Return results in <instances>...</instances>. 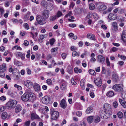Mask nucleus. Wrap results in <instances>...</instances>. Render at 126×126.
<instances>
[{"label":"nucleus","instance_id":"nucleus-28","mask_svg":"<svg viewBox=\"0 0 126 126\" xmlns=\"http://www.w3.org/2000/svg\"><path fill=\"white\" fill-rule=\"evenodd\" d=\"M33 87L35 90L36 91H38L40 90V86L37 83L35 84L33 86Z\"/></svg>","mask_w":126,"mask_h":126},{"label":"nucleus","instance_id":"nucleus-20","mask_svg":"<svg viewBox=\"0 0 126 126\" xmlns=\"http://www.w3.org/2000/svg\"><path fill=\"white\" fill-rule=\"evenodd\" d=\"M114 93L113 91H110L107 92L106 94V95L109 97H112L114 95Z\"/></svg>","mask_w":126,"mask_h":126},{"label":"nucleus","instance_id":"nucleus-50","mask_svg":"<svg viewBox=\"0 0 126 126\" xmlns=\"http://www.w3.org/2000/svg\"><path fill=\"white\" fill-rule=\"evenodd\" d=\"M55 41V39H54L53 38L50 40V44L51 46L52 45Z\"/></svg>","mask_w":126,"mask_h":126},{"label":"nucleus","instance_id":"nucleus-59","mask_svg":"<svg viewBox=\"0 0 126 126\" xmlns=\"http://www.w3.org/2000/svg\"><path fill=\"white\" fill-rule=\"evenodd\" d=\"M47 35H40V38L41 40H43L47 36Z\"/></svg>","mask_w":126,"mask_h":126},{"label":"nucleus","instance_id":"nucleus-25","mask_svg":"<svg viewBox=\"0 0 126 126\" xmlns=\"http://www.w3.org/2000/svg\"><path fill=\"white\" fill-rule=\"evenodd\" d=\"M57 47L52 48L51 50L52 54L53 55H56L57 54Z\"/></svg>","mask_w":126,"mask_h":126},{"label":"nucleus","instance_id":"nucleus-15","mask_svg":"<svg viewBox=\"0 0 126 126\" xmlns=\"http://www.w3.org/2000/svg\"><path fill=\"white\" fill-rule=\"evenodd\" d=\"M61 88L62 90H64L66 88V82L63 80H62L61 82Z\"/></svg>","mask_w":126,"mask_h":126},{"label":"nucleus","instance_id":"nucleus-55","mask_svg":"<svg viewBox=\"0 0 126 126\" xmlns=\"http://www.w3.org/2000/svg\"><path fill=\"white\" fill-rule=\"evenodd\" d=\"M23 44L25 46H27L28 45L29 43L27 40H25L24 41Z\"/></svg>","mask_w":126,"mask_h":126},{"label":"nucleus","instance_id":"nucleus-2","mask_svg":"<svg viewBox=\"0 0 126 126\" xmlns=\"http://www.w3.org/2000/svg\"><path fill=\"white\" fill-rule=\"evenodd\" d=\"M36 21L38 22L39 24L43 25L45 24L46 22V20L41 15H39L36 16Z\"/></svg>","mask_w":126,"mask_h":126},{"label":"nucleus","instance_id":"nucleus-24","mask_svg":"<svg viewBox=\"0 0 126 126\" xmlns=\"http://www.w3.org/2000/svg\"><path fill=\"white\" fill-rule=\"evenodd\" d=\"M112 78L113 80L115 82L119 80L118 76L116 73H115L113 75Z\"/></svg>","mask_w":126,"mask_h":126},{"label":"nucleus","instance_id":"nucleus-45","mask_svg":"<svg viewBox=\"0 0 126 126\" xmlns=\"http://www.w3.org/2000/svg\"><path fill=\"white\" fill-rule=\"evenodd\" d=\"M117 115L118 117L120 118H122L123 116V114L121 112H118Z\"/></svg>","mask_w":126,"mask_h":126},{"label":"nucleus","instance_id":"nucleus-9","mask_svg":"<svg viewBox=\"0 0 126 126\" xmlns=\"http://www.w3.org/2000/svg\"><path fill=\"white\" fill-rule=\"evenodd\" d=\"M23 84L25 86L29 89L32 88L33 86L32 82L29 80L25 81L23 83Z\"/></svg>","mask_w":126,"mask_h":126},{"label":"nucleus","instance_id":"nucleus-11","mask_svg":"<svg viewBox=\"0 0 126 126\" xmlns=\"http://www.w3.org/2000/svg\"><path fill=\"white\" fill-rule=\"evenodd\" d=\"M49 12L48 10H46L44 11L42 13V16L46 19L48 18Z\"/></svg>","mask_w":126,"mask_h":126},{"label":"nucleus","instance_id":"nucleus-57","mask_svg":"<svg viewBox=\"0 0 126 126\" xmlns=\"http://www.w3.org/2000/svg\"><path fill=\"white\" fill-rule=\"evenodd\" d=\"M62 15V13L60 11L58 12L57 13V15L58 17H59L60 16Z\"/></svg>","mask_w":126,"mask_h":126},{"label":"nucleus","instance_id":"nucleus-63","mask_svg":"<svg viewBox=\"0 0 126 126\" xmlns=\"http://www.w3.org/2000/svg\"><path fill=\"white\" fill-rule=\"evenodd\" d=\"M76 115L79 116L80 117L81 116L82 113L80 111H77L76 112Z\"/></svg>","mask_w":126,"mask_h":126},{"label":"nucleus","instance_id":"nucleus-36","mask_svg":"<svg viewBox=\"0 0 126 126\" xmlns=\"http://www.w3.org/2000/svg\"><path fill=\"white\" fill-rule=\"evenodd\" d=\"M67 72L70 74H72V68L71 66H68L67 68Z\"/></svg>","mask_w":126,"mask_h":126},{"label":"nucleus","instance_id":"nucleus-47","mask_svg":"<svg viewBox=\"0 0 126 126\" xmlns=\"http://www.w3.org/2000/svg\"><path fill=\"white\" fill-rule=\"evenodd\" d=\"M40 105V103L37 102L35 103L33 105L34 108H37Z\"/></svg>","mask_w":126,"mask_h":126},{"label":"nucleus","instance_id":"nucleus-33","mask_svg":"<svg viewBox=\"0 0 126 126\" xmlns=\"http://www.w3.org/2000/svg\"><path fill=\"white\" fill-rule=\"evenodd\" d=\"M15 49L17 50H22V48L21 47L19 46L16 45L14 46L12 48V50H14Z\"/></svg>","mask_w":126,"mask_h":126},{"label":"nucleus","instance_id":"nucleus-19","mask_svg":"<svg viewBox=\"0 0 126 126\" xmlns=\"http://www.w3.org/2000/svg\"><path fill=\"white\" fill-rule=\"evenodd\" d=\"M95 84L97 86H100L101 85V81L100 78H96L94 80Z\"/></svg>","mask_w":126,"mask_h":126},{"label":"nucleus","instance_id":"nucleus-14","mask_svg":"<svg viewBox=\"0 0 126 126\" xmlns=\"http://www.w3.org/2000/svg\"><path fill=\"white\" fill-rule=\"evenodd\" d=\"M60 105L61 107L63 109H64L66 107L67 104L66 101L64 99H63L61 101Z\"/></svg>","mask_w":126,"mask_h":126},{"label":"nucleus","instance_id":"nucleus-31","mask_svg":"<svg viewBox=\"0 0 126 126\" xmlns=\"http://www.w3.org/2000/svg\"><path fill=\"white\" fill-rule=\"evenodd\" d=\"M112 27L114 28L115 31H116L117 30V24L116 22H114L112 23Z\"/></svg>","mask_w":126,"mask_h":126},{"label":"nucleus","instance_id":"nucleus-17","mask_svg":"<svg viewBox=\"0 0 126 126\" xmlns=\"http://www.w3.org/2000/svg\"><path fill=\"white\" fill-rule=\"evenodd\" d=\"M31 117L32 120H34V119H41L40 118L38 115L35 113H33L32 114Z\"/></svg>","mask_w":126,"mask_h":126},{"label":"nucleus","instance_id":"nucleus-8","mask_svg":"<svg viewBox=\"0 0 126 126\" xmlns=\"http://www.w3.org/2000/svg\"><path fill=\"white\" fill-rule=\"evenodd\" d=\"M29 94V101H33L36 99V97L35 94L31 91H28Z\"/></svg>","mask_w":126,"mask_h":126},{"label":"nucleus","instance_id":"nucleus-37","mask_svg":"<svg viewBox=\"0 0 126 126\" xmlns=\"http://www.w3.org/2000/svg\"><path fill=\"white\" fill-rule=\"evenodd\" d=\"M2 71H5L6 70V64L5 63L3 64L2 65H1Z\"/></svg>","mask_w":126,"mask_h":126},{"label":"nucleus","instance_id":"nucleus-41","mask_svg":"<svg viewBox=\"0 0 126 126\" xmlns=\"http://www.w3.org/2000/svg\"><path fill=\"white\" fill-rule=\"evenodd\" d=\"M46 83L49 85H51L52 84V81L51 80L49 79L46 80Z\"/></svg>","mask_w":126,"mask_h":126},{"label":"nucleus","instance_id":"nucleus-4","mask_svg":"<svg viewBox=\"0 0 126 126\" xmlns=\"http://www.w3.org/2000/svg\"><path fill=\"white\" fill-rule=\"evenodd\" d=\"M50 111V114L51 115L52 118L54 120L57 119L59 116V112L57 111H55L53 109H51Z\"/></svg>","mask_w":126,"mask_h":126},{"label":"nucleus","instance_id":"nucleus-62","mask_svg":"<svg viewBox=\"0 0 126 126\" xmlns=\"http://www.w3.org/2000/svg\"><path fill=\"white\" fill-rule=\"evenodd\" d=\"M124 62L122 61H120L118 62V64L120 66L123 65L124 64Z\"/></svg>","mask_w":126,"mask_h":126},{"label":"nucleus","instance_id":"nucleus-21","mask_svg":"<svg viewBox=\"0 0 126 126\" xmlns=\"http://www.w3.org/2000/svg\"><path fill=\"white\" fill-rule=\"evenodd\" d=\"M104 110L111 111V108L110 105L108 103H106L104 106Z\"/></svg>","mask_w":126,"mask_h":126},{"label":"nucleus","instance_id":"nucleus-12","mask_svg":"<svg viewBox=\"0 0 126 126\" xmlns=\"http://www.w3.org/2000/svg\"><path fill=\"white\" fill-rule=\"evenodd\" d=\"M117 18L116 15L112 13H110L108 16L109 19L111 20H114L116 19Z\"/></svg>","mask_w":126,"mask_h":126},{"label":"nucleus","instance_id":"nucleus-23","mask_svg":"<svg viewBox=\"0 0 126 126\" xmlns=\"http://www.w3.org/2000/svg\"><path fill=\"white\" fill-rule=\"evenodd\" d=\"M22 110V107L20 105H17L15 109V112L17 113L20 111Z\"/></svg>","mask_w":126,"mask_h":126},{"label":"nucleus","instance_id":"nucleus-38","mask_svg":"<svg viewBox=\"0 0 126 126\" xmlns=\"http://www.w3.org/2000/svg\"><path fill=\"white\" fill-rule=\"evenodd\" d=\"M121 36L122 38V40H123V38H126V31L124 30L123 31Z\"/></svg>","mask_w":126,"mask_h":126},{"label":"nucleus","instance_id":"nucleus-39","mask_svg":"<svg viewBox=\"0 0 126 126\" xmlns=\"http://www.w3.org/2000/svg\"><path fill=\"white\" fill-rule=\"evenodd\" d=\"M95 6V5L93 4H91L89 5V8L90 10H92L94 9Z\"/></svg>","mask_w":126,"mask_h":126},{"label":"nucleus","instance_id":"nucleus-18","mask_svg":"<svg viewBox=\"0 0 126 126\" xmlns=\"http://www.w3.org/2000/svg\"><path fill=\"white\" fill-rule=\"evenodd\" d=\"M16 54L17 56L20 57L22 60H23L25 59V54H22L20 52H17L16 53Z\"/></svg>","mask_w":126,"mask_h":126},{"label":"nucleus","instance_id":"nucleus-51","mask_svg":"<svg viewBox=\"0 0 126 126\" xmlns=\"http://www.w3.org/2000/svg\"><path fill=\"white\" fill-rule=\"evenodd\" d=\"M56 18V15L50 17V20L52 21L55 20Z\"/></svg>","mask_w":126,"mask_h":126},{"label":"nucleus","instance_id":"nucleus-46","mask_svg":"<svg viewBox=\"0 0 126 126\" xmlns=\"http://www.w3.org/2000/svg\"><path fill=\"white\" fill-rule=\"evenodd\" d=\"M106 62L107 66H110V63L108 57L106 58Z\"/></svg>","mask_w":126,"mask_h":126},{"label":"nucleus","instance_id":"nucleus-1","mask_svg":"<svg viewBox=\"0 0 126 126\" xmlns=\"http://www.w3.org/2000/svg\"><path fill=\"white\" fill-rule=\"evenodd\" d=\"M112 114L111 111H103L100 115L101 118L104 119H106L109 117Z\"/></svg>","mask_w":126,"mask_h":126},{"label":"nucleus","instance_id":"nucleus-30","mask_svg":"<svg viewBox=\"0 0 126 126\" xmlns=\"http://www.w3.org/2000/svg\"><path fill=\"white\" fill-rule=\"evenodd\" d=\"M40 4L41 6L46 7L47 6V3L45 0H42L41 1Z\"/></svg>","mask_w":126,"mask_h":126},{"label":"nucleus","instance_id":"nucleus-54","mask_svg":"<svg viewBox=\"0 0 126 126\" xmlns=\"http://www.w3.org/2000/svg\"><path fill=\"white\" fill-rule=\"evenodd\" d=\"M11 20L13 23H16L19 22L18 20L17 19L13 18Z\"/></svg>","mask_w":126,"mask_h":126},{"label":"nucleus","instance_id":"nucleus-61","mask_svg":"<svg viewBox=\"0 0 126 126\" xmlns=\"http://www.w3.org/2000/svg\"><path fill=\"white\" fill-rule=\"evenodd\" d=\"M113 106L115 108L117 107L118 106V103L116 102H114L113 104Z\"/></svg>","mask_w":126,"mask_h":126},{"label":"nucleus","instance_id":"nucleus-60","mask_svg":"<svg viewBox=\"0 0 126 126\" xmlns=\"http://www.w3.org/2000/svg\"><path fill=\"white\" fill-rule=\"evenodd\" d=\"M10 4L9 2V1H6L4 4L5 6L6 7H7L9 6Z\"/></svg>","mask_w":126,"mask_h":126},{"label":"nucleus","instance_id":"nucleus-52","mask_svg":"<svg viewBox=\"0 0 126 126\" xmlns=\"http://www.w3.org/2000/svg\"><path fill=\"white\" fill-rule=\"evenodd\" d=\"M23 26L27 30H28L29 29V26L27 23L24 24Z\"/></svg>","mask_w":126,"mask_h":126},{"label":"nucleus","instance_id":"nucleus-49","mask_svg":"<svg viewBox=\"0 0 126 126\" xmlns=\"http://www.w3.org/2000/svg\"><path fill=\"white\" fill-rule=\"evenodd\" d=\"M6 108L5 107L2 106L0 108V114L3 112L5 110Z\"/></svg>","mask_w":126,"mask_h":126},{"label":"nucleus","instance_id":"nucleus-22","mask_svg":"<svg viewBox=\"0 0 126 126\" xmlns=\"http://www.w3.org/2000/svg\"><path fill=\"white\" fill-rule=\"evenodd\" d=\"M107 8L106 6L104 5H99L98 7V10L99 11H102Z\"/></svg>","mask_w":126,"mask_h":126},{"label":"nucleus","instance_id":"nucleus-10","mask_svg":"<svg viewBox=\"0 0 126 126\" xmlns=\"http://www.w3.org/2000/svg\"><path fill=\"white\" fill-rule=\"evenodd\" d=\"M50 98L48 96H46L42 98V101L43 103L47 104L49 103Z\"/></svg>","mask_w":126,"mask_h":126},{"label":"nucleus","instance_id":"nucleus-3","mask_svg":"<svg viewBox=\"0 0 126 126\" xmlns=\"http://www.w3.org/2000/svg\"><path fill=\"white\" fill-rule=\"evenodd\" d=\"M122 97L123 100L120 99L119 100V102L124 108H126V93L122 94Z\"/></svg>","mask_w":126,"mask_h":126},{"label":"nucleus","instance_id":"nucleus-5","mask_svg":"<svg viewBox=\"0 0 126 126\" xmlns=\"http://www.w3.org/2000/svg\"><path fill=\"white\" fill-rule=\"evenodd\" d=\"M22 100L24 102H27L29 101V94L28 92L25 93L21 97Z\"/></svg>","mask_w":126,"mask_h":126},{"label":"nucleus","instance_id":"nucleus-26","mask_svg":"<svg viewBox=\"0 0 126 126\" xmlns=\"http://www.w3.org/2000/svg\"><path fill=\"white\" fill-rule=\"evenodd\" d=\"M94 119V121L95 123H97L99 122L100 120V118L98 116H96L93 118Z\"/></svg>","mask_w":126,"mask_h":126},{"label":"nucleus","instance_id":"nucleus-27","mask_svg":"<svg viewBox=\"0 0 126 126\" xmlns=\"http://www.w3.org/2000/svg\"><path fill=\"white\" fill-rule=\"evenodd\" d=\"M85 81L84 79H82L80 81V85L82 89H84L85 88Z\"/></svg>","mask_w":126,"mask_h":126},{"label":"nucleus","instance_id":"nucleus-64","mask_svg":"<svg viewBox=\"0 0 126 126\" xmlns=\"http://www.w3.org/2000/svg\"><path fill=\"white\" fill-rule=\"evenodd\" d=\"M69 26L71 28H74L76 27V25L75 24H69Z\"/></svg>","mask_w":126,"mask_h":126},{"label":"nucleus","instance_id":"nucleus-32","mask_svg":"<svg viewBox=\"0 0 126 126\" xmlns=\"http://www.w3.org/2000/svg\"><path fill=\"white\" fill-rule=\"evenodd\" d=\"M93 118V116H90L88 117L87 121L89 123H91L92 122Z\"/></svg>","mask_w":126,"mask_h":126},{"label":"nucleus","instance_id":"nucleus-42","mask_svg":"<svg viewBox=\"0 0 126 126\" xmlns=\"http://www.w3.org/2000/svg\"><path fill=\"white\" fill-rule=\"evenodd\" d=\"M93 18L96 20L98 18V16L96 13H94L92 14Z\"/></svg>","mask_w":126,"mask_h":126},{"label":"nucleus","instance_id":"nucleus-58","mask_svg":"<svg viewBox=\"0 0 126 126\" xmlns=\"http://www.w3.org/2000/svg\"><path fill=\"white\" fill-rule=\"evenodd\" d=\"M30 51L29 50L28 51L26 55V57L28 58H29L30 57Z\"/></svg>","mask_w":126,"mask_h":126},{"label":"nucleus","instance_id":"nucleus-35","mask_svg":"<svg viewBox=\"0 0 126 126\" xmlns=\"http://www.w3.org/2000/svg\"><path fill=\"white\" fill-rule=\"evenodd\" d=\"M8 115L6 112H3L2 114L1 117L3 119H5L7 117Z\"/></svg>","mask_w":126,"mask_h":126},{"label":"nucleus","instance_id":"nucleus-29","mask_svg":"<svg viewBox=\"0 0 126 126\" xmlns=\"http://www.w3.org/2000/svg\"><path fill=\"white\" fill-rule=\"evenodd\" d=\"M93 111V108L91 106L88 107L86 109V113H89Z\"/></svg>","mask_w":126,"mask_h":126},{"label":"nucleus","instance_id":"nucleus-7","mask_svg":"<svg viewBox=\"0 0 126 126\" xmlns=\"http://www.w3.org/2000/svg\"><path fill=\"white\" fill-rule=\"evenodd\" d=\"M17 103V101L15 100H13L9 101L7 103L8 107L11 108H14Z\"/></svg>","mask_w":126,"mask_h":126},{"label":"nucleus","instance_id":"nucleus-56","mask_svg":"<svg viewBox=\"0 0 126 126\" xmlns=\"http://www.w3.org/2000/svg\"><path fill=\"white\" fill-rule=\"evenodd\" d=\"M90 96L92 98H93L94 97L95 95L93 92L92 91H90Z\"/></svg>","mask_w":126,"mask_h":126},{"label":"nucleus","instance_id":"nucleus-44","mask_svg":"<svg viewBox=\"0 0 126 126\" xmlns=\"http://www.w3.org/2000/svg\"><path fill=\"white\" fill-rule=\"evenodd\" d=\"M72 56H73L74 57L76 56H79V54L76 51H74L72 53Z\"/></svg>","mask_w":126,"mask_h":126},{"label":"nucleus","instance_id":"nucleus-40","mask_svg":"<svg viewBox=\"0 0 126 126\" xmlns=\"http://www.w3.org/2000/svg\"><path fill=\"white\" fill-rule=\"evenodd\" d=\"M125 10V9H119L118 13L120 14H122L124 13Z\"/></svg>","mask_w":126,"mask_h":126},{"label":"nucleus","instance_id":"nucleus-43","mask_svg":"<svg viewBox=\"0 0 126 126\" xmlns=\"http://www.w3.org/2000/svg\"><path fill=\"white\" fill-rule=\"evenodd\" d=\"M14 63L15 64L18 66H19L21 63L20 62L16 60H14Z\"/></svg>","mask_w":126,"mask_h":126},{"label":"nucleus","instance_id":"nucleus-34","mask_svg":"<svg viewBox=\"0 0 126 126\" xmlns=\"http://www.w3.org/2000/svg\"><path fill=\"white\" fill-rule=\"evenodd\" d=\"M74 71L76 73L78 72L80 73L82 72V70L80 69H79L78 67H75L74 69Z\"/></svg>","mask_w":126,"mask_h":126},{"label":"nucleus","instance_id":"nucleus-6","mask_svg":"<svg viewBox=\"0 0 126 126\" xmlns=\"http://www.w3.org/2000/svg\"><path fill=\"white\" fill-rule=\"evenodd\" d=\"M123 87L122 84H117L114 85L112 88L115 91H119L123 89Z\"/></svg>","mask_w":126,"mask_h":126},{"label":"nucleus","instance_id":"nucleus-48","mask_svg":"<svg viewBox=\"0 0 126 126\" xmlns=\"http://www.w3.org/2000/svg\"><path fill=\"white\" fill-rule=\"evenodd\" d=\"M89 72L92 75H94L95 74V72L94 70H90L89 71Z\"/></svg>","mask_w":126,"mask_h":126},{"label":"nucleus","instance_id":"nucleus-53","mask_svg":"<svg viewBox=\"0 0 126 126\" xmlns=\"http://www.w3.org/2000/svg\"><path fill=\"white\" fill-rule=\"evenodd\" d=\"M30 123V121H28L24 123V125L25 126H29Z\"/></svg>","mask_w":126,"mask_h":126},{"label":"nucleus","instance_id":"nucleus-13","mask_svg":"<svg viewBox=\"0 0 126 126\" xmlns=\"http://www.w3.org/2000/svg\"><path fill=\"white\" fill-rule=\"evenodd\" d=\"M87 37L91 40L95 41L96 40V37L95 35L91 33H88L87 35Z\"/></svg>","mask_w":126,"mask_h":126},{"label":"nucleus","instance_id":"nucleus-16","mask_svg":"<svg viewBox=\"0 0 126 126\" xmlns=\"http://www.w3.org/2000/svg\"><path fill=\"white\" fill-rule=\"evenodd\" d=\"M97 58L98 61L102 63H104L105 60V57L101 55H99L97 57Z\"/></svg>","mask_w":126,"mask_h":126}]
</instances>
